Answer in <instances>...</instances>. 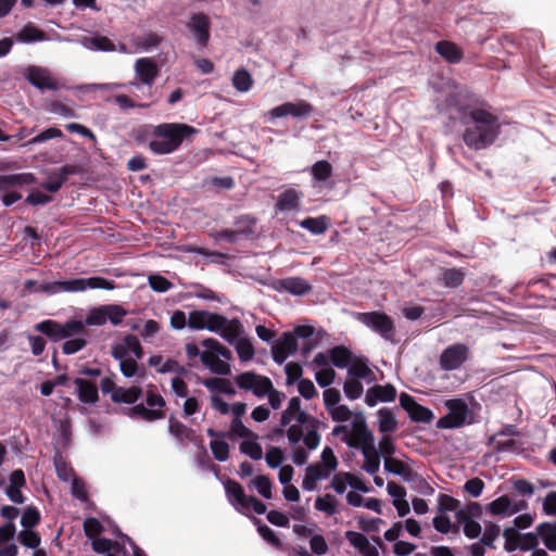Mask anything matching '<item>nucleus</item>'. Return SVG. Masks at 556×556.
Listing matches in <instances>:
<instances>
[{
  "label": "nucleus",
  "mask_w": 556,
  "mask_h": 556,
  "mask_svg": "<svg viewBox=\"0 0 556 556\" xmlns=\"http://www.w3.org/2000/svg\"><path fill=\"white\" fill-rule=\"evenodd\" d=\"M447 103L454 108L455 114L450 113L451 119H459L464 126L463 140L473 150H482L492 146L501 134V121L493 110L485 105L463 108L454 97Z\"/></svg>",
  "instance_id": "1"
},
{
  "label": "nucleus",
  "mask_w": 556,
  "mask_h": 556,
  "mask_svg": "<svg viewBox=\"0 0 556 556\" xmlns=\"http://www.w3.org/2000/svg\"><path fill=\"white\" fill-rule=\"evenodd\" d=\"M35 328L52 341L65 340L62 344V352L65 355L75 354L87 345V331L83 320L70 319L61 324L49 319L38 323Z\"/></svg>",
  "instance_id": "2"
},
{
  "label": "nucleus",
  "mask_w": 556,
  "mask_h": 556,
  "mask_svg": "<svg viewBox=\"0 0 556 556\" xmlns=\"http://www.w3.org/2000/svg\"><path fill=\"white\" fill-rule=\"evenodd\" d=\"M149 149L155 155L170 154L179 149L184 140L198 130L182 123H163L151 126Z\"/></svg>",
  "instance_id": "3"
},
{
  "label": "nucleus",
  "mask_w": 556,
  "mask_h": 556,
  "mask_svg": "<svg viewBox=\"0 0 556 556\" xmlns=\"http://www.w3.org/2000/svg\"><path fill=\"white\" fill-rule=\"evenodd\" d=\"M88 289H115V282L103 277L93 276L89 278H73L68 280L39 282L38 293L54 295L58 293H77Z\"/></svg>",
  "instance_id": "4"
},
{
  "label": "nucleus",
  "mask_w": 556,
  "mask_h": 556,
  "mask_svg": "<svg viewBox=\"0 0 556 556\" xmlns=\"http://www.w3.org/2000/svg\"><path fill=\"white\" fill-rule=\"evenodd\" d=\"M331 435L340 439L346 446L354 448L365 441H371L374 437L368 430L366 418L362 412L351 410V417L346 422H339L331 430Z\"/></svg>",
  "instance_id": "5"
},
{
  "label": "nucleus",
  "mask_w": 556,
  "mask_h": 556,
  "mask_svg": "<svg viewBox=\"0 0 556 556\" xmlns=\"http://www.w3.org/2000/svg\"><path fill=\"white\" fill-rule=\"evenodd\" d=\"M204 351L201 353L202 364L216 375H227L230 371L228 361L232 354L229 349L213 338L203 340Z\"/></svg>",
  "instance_id": "6"
},
{
  "label": "nucleus",
  "mask_w": 556,
  "mask_h": 556,
  "mask_svg": "<svg viewBox=\"0 0 556 556\" xmlns=\"http://www.w3.org/2000/svg\"><path fill=\"white\" fill-rule=\"evenodd\" d=\"M242 334L243 325L238 318H232L222 338L236 349L241 362H249L254 356V348L250 339Z\"/></svg>",
  "instance_id": "7"
},
{
  "label": "nucleus",
  "mask_w": 556,
  "mask_h": 556,
  "mask_svg": "<svg viewBox=\"0 0 556 556\" xmlns=\"http://www.w3.org/2000/svg\"><path fill=\"white\" fill-rule=\"evenodd\" d=\"M230 319L208 311H192L188 317V327L194 330H208L218 336H223L228 327Z\"/></svg>",
  "instance_id": "8"
},
{
  "label": "nucleus",
  "mask_w": 556,
  "mask_h": 556,
  "mask_svg": "<svg viewBox=\"0 0 556 556\" xmlns=\"http://www.w3.org/2000/svg\"><path fill=\"white\" fill-rule=\"evenodd\" d=\"M165 406L164 399L156 393L149 392L143 403L126 409V414L132 418H140L146 421H154L164 417L162 408Z\"/></svg>",
  "instance_id": "9"
},
{
  "label": "nucleus",
  "mask_w": 556,
  "mask_h": 556,
  "mask_svg": "<svg viewBox=\"0 0 556 556\" xmlns=\"http://www.w3.org/2000/svg\"><path fill=\"white\" fill-rule=\"evenodd\" d=\"M236 386L245 392H251L257 399H264L271 389V380L254 371H244L233 379Z\"/></svg>",
  "instance_id": "10"
},
{
  "label": "nucleus",
  "mask_w": 556,
  "mask_h": 556,
  "mask_svg": "<svg viewBox=\"0 0 556 556\" xmlns=\"http://www.w3.org/2000/svg\"><path fill=\"white\" fill-rule=\"evenodd\" d=\"M447 414L437 421L439 429H454L462 427L468 417L467 403L462 399H452L445 402Z\"/></svg>",
  "instance_id": "11"
},
{
  "label": "nucleus",
  "mask_w": 556,
  "mask_h": 556,
  "mask_svg": "<svg viewBox=\"0 0 556 556\" xmlns=\"http://www.w3.org/2000/svg\"><path fill=\"white\" fill-rule=\"evenodd\" d=\"M358 319L384 340L394 342L395 327L387 314L380 312L363 313Z\"/></svg>",
  "instance_id": "12"
},
{
  "label": "nucleus",
  "mask_w": 556,
  "mask_h": 556,
  "mask_svg": "<svg viewBox=\"0 0 556 556\" xmlns=\"http://www.w3.org/2000/svg\"><path fill=\"white\" fill-rule=\"evenodd\" d=\"M469 348L464 343H454L446 346L439 357L440 369L453 371L459 369L469 358Z\"/></svg>",
  "instance_id": "13"
},
{
  "label": "nucleus",
  "mask_w": 556,
  "mask_h": 556,
  "mask_svg": "<svg viewBox=\"0 0 556 556\" xmlns=\"http://www.w3.org/2000/svg\"><path fill=\"white\" fill-rule=\"evenodd\" d=\"M313 106L305 100H298L295 102H286L278 106L273 108L264 114L266 121L292 116L295 118H304L312 114Z\"/></svg>",
  "instance_id": "14"
},
{
  "label": "nucleus",
  "mask_w": 556,
  "mask_h": 556,
  "mask_svg": "<svg viewBox=\"0 0 556 556\" xmlns=\"http://www.w3.org/2000/svg\"><path fill=\"white\" fill-rule=\"evenodd\" d=\"M325 408L330 418L336 422H346L351 417V409L340 404L341 394L338 389L328 388L323 393Z\"/></svg>",
  "instance_id": "15"
},
{
  "label": "nucleus",
  "mask_w": 556,
  "mask_h": 556,
  "mask_svg": "<svg viewBox=\"0 0 556 556\" xmlns=\"http://www.w3.org/2000/svg\"><path fill=\"white\" fill-rule=\"evenodd\" d=\"M345 539L354 547V556H379V548L382 546L379 536L372 538V542L363 533L349 530L345 532Z\"/></svg>",
  "instance_id": "16"
},
{
  "label": "nucleus",
  "mask_w": 556,
  "mask_h": 556,
  "mask_svg": "<svg viewBox=\"0 0 556 556\" xmlns=\"http://www.w3.org/2000/svg\"><path fill=\"white\" fill-rule=\"evenodd\" d=\"M25 79L40 91L58 90L59 84L47 67L30 65L24 72Z\"/></svg>",
  "instance_id": "17"
},
{
  "label": "nucleus",
  "mask_w": 556,
  "mask_h": 556,
  "mask_svg": "<svg viewBox=\"0 0 556 556\" xmlns=\"http://www.w3.org/2000/svg\"><path fill=\"white\" fill-rule=\"evenodd\" d=\"M210 17L204 13H194L187 23V28L200 50L204 49L210 41Z\"/></svg>",
  "instance_id": "18"
},
{
  "label": "nucleus",
  "mask_w": 556,
  "mask_h": 556,
  "mask_svg": "<svg viewBox=\"0 0 556 556\" xmlns=\"http://www.w3.org/2000/svg\"><path fill=\"white\" fill-rule=\"evenodd\" d=\"M112 356L119 362L128 361L131 358H142L143 349L139 339L134 334H127L122 341L112 346Z\"/></svg>",
  "instance_id": "19"
},
{
  "label": "nucleus",
  "mask_w": 556,
  "mask_h": 556,
  "mask_svg": "<svg viewBox=\"0 0 556 556\" xmlns=\"http://www.w3.org/2000/svg\"><path fill=\"white\" fill-rule=\"evenodd\" d=\"M136 78L140 84L151 88L160 74L156 62L151 58H140L134 65Z\"/></svg>",
  "instance_id": "20"
},
{
  "label": "nucleus",
  "mask_w": 556,
  "mask_h": 556,
  "mask_svg": "<svg viewBox=\"0 0 556 556\" xmlns=\"http://www.w3.org/2000/svg\"><path fill=\"white\" fill-rule=\"evenodd\" d=\"M298 351V342L291 332H283L277 342L271 346L273 359L281 365L286 359Z\"/></svg>",
  "instance_id": "21"
},
{
  "label": "nucleus",
  "mask_w": 556,
  "mask_h": 556,
  "mask_svg": "<svg viewBox=\"0 0 556 556\" xmlns=\"http://www.w3.org/2000/svg\"><path fill=\"white\" fill-rule=\"evenodd\" d=\"M400 404L413 421L428 424L433 419V413L429 408L418 404L413 396L406 393L400 395Z\"/></svg>",
  "instance_id": "22"
},
{
  "label": "nucleus",
  "mask_w": 556,
  "mask_h": 556,
  "mask_svg": "<svg viewBox=\"0 0 556 556\" xmlns=\"http://www.w3.org/2000/svg\"><path fill=\"white\" fill-rule=\"evenodd\" d=\"M356 448L361 451L364 457L362 469L368 475L375 476L380 469V453L375 445L374 437L371 441H365Z\"/></svg>",
  "instance_id": "23"
},
{
  "label": "nucleus",
  "mask_w": 556,
  "mask_h": 556,
  "mask_svg": "<svg viewBox=\"0 0 556 556\" xmlns=\"http://www.w3.org/2000/svg\"><path fill=\"white\" fill-rule=\"evenodd\" d=\"M309 420V416L301 408V400L299 397H292L287 408L282 412L280 418V426L287 427L292 421H296L300 425H306Z\"/></svg>",
  "instance_id": "24"
},
{
  "label": "nucleus",
  "mask_w": 556,
  "mask_h": 556,
  "mask_svg": "<svg viewBox=\"0 0 556 556\" xmlns=\"http://www.w3.org/2000/svg\"><path fill=\"white\" fill-rule=\"evenodd\" d=\"M331 471L319 465L311 464L305 469V475L302 481V488L304 491L313 492L317 489V482L330 478Z\"/></svg>",
  "instance_id": "25"
},
{
  "label": "nucleus",
  "mask_w": 556,
  "mask_h": 556,
  "mask_svg": "<svg viewBox=\"0 0 556 556\" xmlns=\"http://www.w3.org/2000/svg\"><path fill=\"white\" fill-rule=\"evenodd\" d=\"M225 491L229 503L240 513H245L248 496L244 494L243 488L233 480H227L224 483Z\"/></svg>",
  "instance_id": "26"
},
{
  "label": "nucleus",
  "mask_w": 556,
  "mask_h": 556,
  "mask_svg": "<svg viewBox=\"0 0 556 556\" xmlns=\"http://www.w3.org/2000/svg\"><path fill=\"white\" fill-rule=\"evenodd\" d=\"M505 432H496L489 438L488 445L495 453H518L520 444L511 439L504 437Z\"/></svg>",
  "instance_id": "27"
},
{
  "label": "nucleus",
  "mask_w": 556,
  "mask_h": 556,
  "mask_svg": "<svg viewBox=\"0 0 556 556\" xmlns=\"http://www.w3.org/2000/svg\"><path fill=\"white\" fill-rule=\"evenodd\" d=\"M384 470L401 477L406 482H413L417 479V472L408 465L394 457L384 458Z\"/></svg>",
  "instance_id": "28"
},
{
  "label": "nucleus",
  "mask_w": 556,
  "mask_h": 556,
  "mask_svg": "<svg viewBox=\"0 0 556 556\" xmlns=\"http://www.w3.org/2000/svg\"><path fill=\"white\" fill-rule=\"evenodd\" d=\"M302 195L301 191L293 188L285 190L278 195L277 210L281 212L298 211Z\"/></svg>",
  "instance_id": "29"
},
{
  "label": "nucleus",
  "mask_w": 556,
  "mask_h": 556,
  "mask_svg": "<svg viewBox=\"0 0 556 556\" xmlns=\"http://www.w3.org/2000/svg\"><path fill=\"white\" fill-rule=\"evenodd\" d=\"M74 384L77 387V396L80 402L90 405L98 402V388L94 383L83 378H76Z\"/></svg>",
  "instance_id": "30"
},
{
  "label": "nucleus",
  "mask_w": 556,
  "mask_h": 556,
  "mask_svg": "<svg viewBox=\"0 0 556 556\" xmlns=\"http://www.w3.org/2000/svg\"><path fill=\"white\" fill-rule=\"evenodd\" d=\"M80 43L84 48L91 51L113 52L116 50L115 43L110 38L101 35L83 37Z\"/></svg>",
  "instance_id": "31"
},
{
  "label": "nucleus",
  "mask_w": 556,
  "mask_h": 556,
  "mask_svg": "<svg viewBox=\"0 0 556 556\" xmlns=\"http://www.w3.org/2000/svg\"><path fill=\"white\" fill-rule=\"evenodd\" d=\"M311 175L316 186H325L333 174L332 165L325 160L317 161L311 166Z\"/></svg>",
  "instance_id": "32"
},
{
  "label": "nucleus",
  "mask_w": 556,
  "mask_h": 556,
  "mask_svg": "<svg viewBox=\"0 0 556 556\" xmlns=\"http://www.w3.org/2000/svg\"><path fill=\"white\" fill-rule=\"evenodd\" d=\"M163 41V37L155 31H148L141 35L134 37L132 42L137 50L142 52H149L153 49H156L161 42Z\"/></svg>",
  "instance_id": "33"
},
{
  "label": "nucleus",
  "mask_w": 556,
  "mask_h": 556,
  "mask_svg": "<svg viewBox=\"0 0 556 556\" xmlns=\"http://www.w3.org/2000/svg\"><path fill=\"white\" fill-rule=\"evenodd\" d=\"M348 375L356 380H364L371 383L376 380V375L364 359L356 361L348 367Z\"/></svg>",
  "instance_id": "34"
},
{
  "label": "nucleus",
  "mask_w": 556,
  "mask_h": 556,
  "mask_svg": "<svg viewBox=\"0 0 556 556\" xmlns=\"http://www.w3.org/2000/svg\"><path fill=\"white\" fill-rule=\"evenodd\" d=\"M316 510L323 513L327 517L337 515L339 510V501L331 493L317 496L314 503Z\"/></svg>",
  "instance_id": "35"
},
{
  "label": "nucleus",
  "mask_w": 556,
  "mask_h": 556,
  "mask_svg": "<svg viewBox=\"0 0 556 556\" xmlns=\"http://www.w3.org/2000/svg\"><path fill=\"white\" fill-rule=\"evenodd\" d=\"M532 522L533 517L530 514H522L514 519L515 527L504 529L503 536L506 540L505 548L507 551H513L515 548V546L511 544V539L516 533L515 528L527 529L532 525Z\"/></svg>",
  "instance_id": "36"
},
{
  "label": "nucleus",
  "mask_w": 556,
  "mask_h": 556,
  "mask_svg": "<svg viewBox=\"0 0 556 556\" xmlns=\"http://www.w3.org/2000/svg\"><path fill=\"white\" fill-rule=\"evenodd\" d=\"M280 289L293 295H303L311 290L308 282L300 277H289L279 281Z\"/></svg>",
  "instance_id": "37"
},
{
  "label": "nucleus",
  "mask_w": 556,
  "mask_h": 556,
  "mask_svg": "<svg viewBox=\"0 0 556 556\" xmlns=\"http://www.w3.org/2000/svg\"><path fill=\"white\" fill-rule=\"evenodd\" d=\"M299 226L309 231L312 235L318 236L327 231L329 227V219L325 215L318 217H307L299 222Z\"/></svg>",
  "instance_id": "38"
},
{
  "label": "nucleus",
  "mask_w": 556,
  "mask_h": 556,
  "mask_svg": "<svg viewBox=\"0 0 556 556\" xmlns=\"http://www.w3.org/2000/svg\"><path fill=\"white\" fill-rule=\"evenodd\" d=\"M456 518L457 521L463 525L464 533L467 538L476 539L481 534L482 529L480 523L475 521L465 510H457Z\"/></svg>",
  "instance_id": "39"
},
{
  "label": "nucleus",
  "mask_w": 556,
  "mask_h": 556,
  "mask_svg": "<svg viewBox=\"0 0 556 556\" xmlns=\"http://www.w3.org/2000/svg\"><path fill=\"white\" fill-rule=\"evenodd\" d=\"M142 394V390L139 387H130V388H118L112 394V401L115 403H126L134 404L136 403Z\"/></svg>",
  "instance_id": "40"
},
{
  "label": "nucleus",
  "mask_w": 556,
  "mask_h": 556,
  "mask_svg": "<svg viewBox=\"0 0 556 556\" xmlns=\"http://www.w3.org/2000/svg\"><path fill=\"white\" fill-rule=\"evenodd\" d=\"M14 38L17 42L21 43H31L46 40V35L42 30L38 29L31 24H28L24 26L18 33H16Z\"/></svg>",
  "instance_id": "41"
},
{
  "label": "nucleus",
  "mask_w": 556,
  "mask_h": 556,
  "mask_svg": "<svg viewBox=\"0 0 556 556\" xmlns=\"http://www.w3.org/2000/svg\"><path fill=\"white\" fill-rule=\"evenodd\" d=\"M141 358H131L128 361L119 362V370L126 378H135L141 380L146 376V369L143 366L138 365V361Z\"/></svg>",
  "instance_id": "42"
},
{
  "label": "nucleus",
  "mask_w": 556,
  "mask_h": 556,
  "mask_svg": "<svg viewBox=\"0 0 556 556\" xmlns=\"http://www.w3.org/2000/svg\"><path fill=\"white\" fill-rule=\"evenodd\" d=\"M511 497L503 495L492 501L488 506L486 510L493 516H511Z\"/></svg>",
  "instance_id": "43"
},
{
  "label": "nucleus",
  "mask_w": 556,
  "mask_h": 556,
  "mask_svg": "<svg viewBox=\"0 0 556 556\" xmlns=\"http://www.w3.org/2000/svg\"><path fill=\"white\" fill-rule=\"evenodd\" d=\"M257 440H258V435L257 434H256V437H249V438L244 439L240 443V446H239L240 452L242 454L249 456L253 460L262 459V457H263V448L260 445V443L257 442Z\"/></svg>",
  "instance_id": "44"
},
{
  "label": "nucleus",
  "mask_w": 556,
  "mask_h": 556,
  "mask_svg": "<svg viewBox=\"0 0 556 556\" xmlns=\"http://www.w3.org/2000/svg\"><path fill=\"white\" fill-rule=\"evenodd\" d=\"M435 51L451 63H458L462 60V52L458 47L450 41H439Z\"/></svg>",
  "instance_id": "45"
},
{
  "label": "nucleus",
  "mask_w": 556,
  "mask_h": 556,
  "mask_svg": "<svg viewBox=\"0 0 556 556\" xmlns=\"http://www.w3.org/2000/svg\"><path fill=\"white\" fill-rule=\"evenodd\" d=\"M538 533L542 538L544 545L549 551L556 552V521L540 525L538 527Z\"/></svg>",
  "instance_id": "46"
},
{
  "label": "nucleus",
  "mask_w": 556,
  "mask_h": 556,
  "mask_svg": "<svg viewBox=\"0 0 556 556\" xmlns=\"http://www.w3.org/2000/svg\"><path fill=\"white\" fill-rule=\"evenodd\" d=\"M379 430L382 433H390L397 429L395 416L389 408H380L378 410Z\"/></svg>",
  "instance_id": "47"
},
{
  "label": "nucleus",
  "mask_w": 556,
  "mask_h": 556,
  "mask_svg": "<svg viewBox=\"0 0 556 556\" xmlns=\"http://www.w3.org/2000/svg\"><path fill=\"white\" fill-rule=\"evenodd\" d=\"M203 386L210 391H218L229 396H235L237 391L231 386L230 381L224 378H208L203 381Z\"/></svg>",
  "instance_id": "48"
},
{
  "label": "nucleus",
  "mask_w": 556,
  "mask_h": 556,
  "mask_svg": "<svg viewBox=\"0 0 556 556\" xmlns=\"http://www.w3.org/2000/svg\"><path fill=\"white\" fill-rule=\"evenodd\" d=\"M168 431L179 443L191 440L192 430L173 417L169 418Z\"/></svg>",
  "instance_id": "49"
},
{
  "label": "nucleus",
  "mask_w": 556,
  "mask_h": 556,
  "mask_svg": "<svg viewBox=\"0 0 556 556\" xmlns=\"http://www.w3.org/2000/svg\"><path fill=\"white\" fill-rule=\"evenodd\" d=\"M232 86L239 92H248L253 86L251 74L245 68H240L233 73Z\"/></svg>",
  "instance_id": "50"
},
{
  "label": "nucleus",
  "mask_w": 556,
  "mask_h": 556,
  "mask_svg": "<svg viewBox=\"0 0 556 556\" xmlns=\"http://www.w3.org/2000/svg\"><path fill=\"white\" fill-rule=\"evenodd\" d=\"M465 278V271L460 268L444 269L440 280L446 288H457L460 286Z\"/></svg>",
  "instance_id": "51"
},
{
  "label": "nucleus",
  "mask_w": 556,
  "mask_h": 556,
  "mask_svg": "<svg viewBox=\"0 0 556 556\" xmlns=\"http://www.w3.org/2000/svg\"><path fill=\"white\" fill-rule=\"evenodd\" d=\"M351 354L344 346H336L329 350L330 364L338 368H345L350 364Z\"/></svg>",
  "instance_id": "52"
},
{
  "label": "nucleus",
  "mask_w": 556,
  "mask_h": 556,
  "mask_svg": "<svg viewBox=\"0 0 556 556\" xmlns=\"http://www.w3.org/2000/svg\"><path fill=\"white\" fill-rule=\"evenodd\" d=\"M105 320L110 321L112 325H118L123 321L124 317L127 315V311L117 304H106L103 305Z\"/></svg>",
  "instance_id": "53"
},
{
  "label": "nucleus",
  "mask_w": 556,
  "mask_h": 556,
  "mask_svg": "<svg viewBox=\"0 0 556 556\" xmlns=\"http://www.w3.org/2000/svg\"><path fill=\"white\" fill-rule=\"evenodd\" d=\"M352 478L351 472L340 471L336 472L330 481V488L339 495L343 494L346 491V488L350 486V479Z\"/></svg>",
  "instance_id": "54"
},
{
  "label": "nucleus",
  "mask_w": 556,
  "mask_h": 556,
  "mask_svg": "<svg viewBox=\"0 0 556 556\" xmlns=\"http://www.w3.org/2000/svg\"><path fill=\"white\" fill-rule=\"evenodd\" d=\"M343 392L349 400L354 401L362 396L364 388L359 380L352 378L344 382Z\"/></svg>",
  "instance_id": "55"
},
{
  "label": "nucleus",
  "mask_w": 556,
  "mask_h": 556,
  "mask_svg": "<svg viewBox=\"0 0 556 556\" xmlns=\"http://www.w3.org/2000/svg\"><path fill=\"white\" fill-rule=\"evenodd\" d=\"M92 549L98 554L106 555L111 551L119 552L118 543H114L105 538H94L92 540Z\"/></svg>",
  "instance_id": "56"
},
{
  "label": "nucleus",
  "mask_w": 556,
  "mask_h": 556,
  "mask_svg": "<svg viewBox=\"0 0 556 556\" xmlns=\"http://www.w3.org/2000/svg\"><path fill=\"white\" fill-rule=\"evenodd\" d=\"M210 447L213 456L218 462H226L229 457V445L224 440H212Z\"/></svg>",
  "instance_id": "57"
},
{
  "label": "nucleus",
  "mask_w": 556,
  "mask_h": 556,
  "mask_svg": "<svg viewBox=\"0 0 556 556\" xmlns=\"http://www.w3.org/2000/svg\"><path fill=\"white\" fill-rule=\"evenodd\" d=\"M318 464L328 469L329 471H331L332 473L336 472L339 462L331 447H324L320 454V463Z\"/></svg>",
  "instance_id": "58"
},
{
  "label": "nucleus",
  "mask_w": 556,
  "mask_h": 556,
  "mask_svg": "<svg viewBox=\"0 0 556 556\" xmlns=\"http://www.w3.org/2000/svg\"><path fill=\"white\" fill-rule=\"evenodd\" d=\"M252 484L256 489L260 495H262L266 500H270L271 494V482L268 477L266 476H256L252 480Z\"/></svg>",
  "instance_id": "59"
},
{
  "label": "nucleus",
  "mask_w": 556,
  "mask_h": 556,
  "mask_svg": "<svg viewBox=\"0 0 556 556\" xmlns=\"http://www.w3.org/2000/svg\"><path fill=\"white\" fill-rule=\"evenodd\" d=\"M150 288L155 292H166L172 289L173 283L161 275H150L148 278Z\"/></svg>",
  "instance_id": "60"
},
{
  "label": "nucleus",
  "mask_w": 556,
  "mask_h": 556,
  "mask_svg": "<svg viewBox=\"0 0 556 556\" xmlns=\"http://www.w3.org/2000/svg\"><path fill=\"white\" fill-rule=\"evenodd\" d=\"M83 323L85 324V327L86 326H102V325H104L106 323V320H105L103 305L96 307V308H91L88 312L85 321H83Z\"/></svg>",
  "instance_id": "61"
},
{
  "label": "nucleus",
  "mask_w": 556,
  "mask_h": 556,
  "mask_svg": "<svg viewBox=\"0 0 556 556\" xmlns=\"http://www.w3.org/2000/svg\"><path fill=\"white\" fill-rule=\"evenodd\" d=\"M501 532L500 526L495 523H485L484 532L481 540L485 546L493 547L494 541L498 538Z\"/></svg>",
  "instance_id": "62"
},
{
  "label": "nucleus",
  "mask_w": 556,
  "mask_h": 556,
  "mask_svg": "<svg viewBox=\"0 0 556 556\" xmlns=\"http://www.w3.org/2000/svg\"><path fill=\"white\" fill-rule=\"evenodd\" d=\"M285 459L283 453L280 447L273 446L267 450L265 460L268 467L278 468Z\"/></svg>",
  "instance_id": "63"
},
{
  "label": "nucleus",
  "mask_w": 556,
  "mask_h": 556,
  "mask_svg": "<svg viewBox=\"0 0 556 556\" xmlns=\"http://www.w3.org/2000/svg\"><path fill=\"white\" fill-rule=\"evenodd\" d=\"M542 513L545 516H556V491H551L542 500Z\"/></svg>",
  "instance_id": "64"
}]
</instances>
